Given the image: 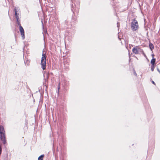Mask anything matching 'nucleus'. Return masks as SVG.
I'll list each match as a JSON object with an SVG mask.
<instances>
[{
	"instance_id": "9b49d317",
	"label": "nucleus",
	"mask_w": 160,
	"mask_h": 160,
	"mask_svg": "<svg viewBox=\"0 0 160 160\" xmlns=\"http://www.w3.org/2000/svg\"><path fill=\"white\" fill-rule=\"evenodd\" d=\"M149 47H150V49L151 50H152V49H153L154 48V47H153V45L151 43H150L149 44Z\"/></svg>"
},
{
	"instance_id": "a211bd4d",
	"label": "nucleus",
	"mask_w": 160,
	"mask_h": 160,
	"mask_svg": "<svg viewBox=\"0 0 160 160\" xmlns=\"http://www.w3.org/2000/svg\"><path fill=\"white\" fill-rule=\"evenodd\" d=\"M157 70H158V72H159V73H160V70H159L158 68V69H157Z\"/></svg>"
},
{
	"instance_id": "aec40b11",
	"label": "nucleus",
	"mask_w": 160,
	"mask_h": 160,
	"mask_svg": "<svg viewBox=\"0 0 160 160\" xmlns=\"http://www.w3.org/2000/svg\"><path fill=\"white\" fill-rule=\"evenodd\" d=\"M152 57H153H153H154V55L153 54H152Z\"/></svg>"
},
{
	"instance_id": "f3484780",
	"label": "nucleus",
	"mask_w": 160,
	"mask_h": 160,
	"mask_svg": "<svg viewBox=\"0 0 160 160\" xmlns=\"http://www.w3.org/2000/svg\"><path fill=\"white\" fill-rule=\"evenodd\" d=\"M119 24L118 22L117 23V27H119Z\"/></svg>"
},
{
	"instance_id": "6ab92c4d",
	"label": "nucleus",
	"mask_w": 160,
	"mask_h": 160,
	"mask_svg": "<svg viewBox=\"0 0 160 160\" xmlns=\"http://www.w3.org/2000/svg\"><path fill=\"white\" fill-rule=\"evenodd\" d=\"M152 82L153 84H155V82L153 81H152Z\"/></svg>"
},
{
	"instance_id": "ddd939ff",
	"label": "nucleus",
	"mask_w": 160,
	"mask_h": 160,
	"mask_svg": "<svg viewBox=\"0 0 160 160\" xmlns=\"http://www.w3.org/2000/svg\"><path fill=\"white\" fill-rule=\"evenodd\" d=\"M48 74L47 73H44L43 74V76L44 77H45L46 76V78H48Z\"/></svg>"
},
{
	"instance_id": "39448f33",
	"label": "nucleus",
	"mask_w": 160,
	"mask_h": 160,
	"mask_svg": "<svg viewBox=\"0 0 160 160\" xmlns=\"http://www.w3.org/2000/svg\"><path fill=\"white\" fill-rule=\"evenodd\" d=\"M19 25V30L20 32L22 38V39H24L25 38L24 32V29L22 26H21L20 24Z\"/></svg>"
},
{
	"instance_id": "dca6fc26",
	"label": "nucleus",
	"mask_w": 160,
	"mask_h": 160,
	"mask_svg": "<svg viewBox=\"0 0 160 160\" xmlns=\"http://www.w3.org/2000/svg\"><path fill=\"white\" fill-rule=\"evenodd\" d=\"M134 75L136 76L137 75V73H136V72L134 71Z\"/></svg>"
},
{
	"instance_id": "1a4fd4ad",
	"label": "nucleus",
	"mask_w": 160,
	"mask_h": 160,
	"mask_svg": "<svg viewBox=\"0 0 160 160\" xmlns=\"http://www.w3.org/2000/svg\"><path fill=\"white\" fill-rule=\"evenodd\" d=\"M44 155H42L40 156L38 158V160H42L43 159V158L44 157Z\"/></svg>"
},
{
	"instance_id": "20e7f679",
	"label": "nucleus",
	"mask_w": 160,
	"mask_h": 160,
	"mask_svg": "<svg viewBox=\"0 0 160 160\" xmlns=\"http://www.w3.org/2000/svg\"><path fill=\"white\" fill-rule=\"evenodd\" d=\"M0 138L2 143L5 144V136L4 132L0 133Z\"/></svg>"
},
{
	"instance_id": "6e6552de",
	"label": "nucleus",
	"mask_w": 160,
	"mask_h": 160,
	"mask_svg": "<svg viewBox=\"0 0 160 160\" xmlns=\"http://www.w3.org/2000/svg\"><path fill=\"white\" fill-rule=\"evenodd\" d=\"M156 59L154 58H153L151 61V63L152 65H154L155 63Z\"/></svg>"
},
{
	"instance_id": "4468645a",
	"label": "nucleus",
	"mask_w": 160,
	"mask_h": 160,
	"mask_svg": "<svg viewBox=\"0 0 160 160\" xmlns=\"http://www.w3.org/2000/svg\"><path fill=\"white\" fill-rule=\"evenodd\" d=\"M60 83H59V84L58 86V89H60Z\"/></svg>"
},
{
	"instance_id": "423d86ee",
	"label": "nucleus",
	"mask_w": 160,
	"mask_h": 160,
	"mask_svg": "<svg viewBox=\"0 0 160 160\" xmlns=\"http://www.w3.org/2000/svg\"><path fill=\"white\" fill-rule=\"evenodd\" d=\"M5 132L4 128L2 126H0V133Z\"/></svg>"
},
{
	"instance_id": "f257e3e1",
	"label": "nucleus",
	"mask_w": 160,
	"mask_h": 160,
	"mask_svg": "<svg viewBox=\"0 0 160 160\" xmlns=\"http://www.w3.org/2000/svg\"><path fill=\"white\" fill-rule=\"evenodd\" d=\"M46 56L45 53H44V51L42 52V57L41 60V68H42L43 70L45 69L46 66Z\"/></svg>"
},
{
	"instance_id": "7ed1b4c3",
	"label": "nucleus",
	"mask_w": 160,
	"mask_h": 160,
	"mask_svg": "<svg viewBox=\"0 0 160 160\" xmlns=\"http://www.w3.org/2000/svg\"><path fill=\"white\" fill-rule=\"evenodd\" d=\"M133 52L135 54H138L139 52L142 51V50L139 48L138 46L134 47L132 50Z\"/></svg>"
},
{
	"instance_id": "f8f14e48",
	"label": "nucleus",
	"mask_w": 160,
	"mask_h": 160,
	"mask_svg": "<svg viewBox=\"0 0 160 160\" xmlns=\"http://www.w3.org/2000/svg\"><path fill=\"white\" fill-rule=\"evenodd\" d=\"M151 70L152 71H153L154 68V65H152L151 67Z\"/></svg>"
},
{
	"instance_id": "2eb2a0df",
	"label": "nucleus",
	"mask_w": 160,
	"mask_h": 160,
	"mask_svg": "<svg viewBox=\"0 0 160 160\" xmlns=\"http://www.w3.org/2000/svg\"><path fill=\"white\" fill-rule=\"evenodd\" d=\"M141 52H142V53L143 54L144 56L145 57H146V55L144 53V52H143V51L142 50V51H141Z\"/></svg>"
},
{
	"instance_id": "9d476101",
	"label": "nucleus",
	"mask_w": 160,
	"mask_h": 160,
	"mask_svg": "<svg viewBox=\"0 0 160 160\" xmlns=\"http://www.w3.org/2000/svg\"><path fill=\"white\" fill-rule=\"evenodd\" d=\"M17 8L15 7L14 9V11L15 13V15H18V14L17 13V12L18 11V9L17 10Z\"/></svg>"
},
{
	"instance_id": "f03ea898",
	"label": "nucleus",
	"mask_w": 160,
	"mask_h": 160,
	"mask_svg": "<svg viewBox=\"0 0 160 160\" xmlns=\"http://www.w3.org/2000/svg\"><path fill=\"white\" fill-rule=\"evenodd\" d=\"M131 27L133 31H136L137 30L139 27L138 21L134 19L131 22Z\"/></svg>"
},
{
	"instance_id": "0eeeda50",
	"label": "nucleus",
	"mask_w": 160,
	"mask_h": 160,
	"mask_svg": "<svg viewBox=\"0 0 160 160\" xmlns=\"http://www.w3.org/2000/svg\"><path fill=\"white\" fill-rule=\"evenodd\" d=\"M15 16L16 18L17 19L18 24V25H20V23L19 22V17L18 16V15H15Z\"/></svg>"
}]
</instances>
